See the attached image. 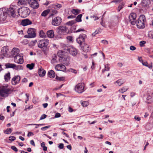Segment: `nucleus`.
<instances>
[{"label": "nucleus", "mask_w": 153, "mask_h": 153, "mask_svg": "<svg viewBox=\"0 0 153 153\" xmlns=\"http://www.w3.org/2000/svg\"><path fill=\"white\" fill-rule=\"evenodd\" d=\"M11 89L7 85H5L0 87V95L2 97H7L10 94Z\"/></svg>", "instance_id": "nucleus-1"}, {"label": "nucleus", "mask_w": 153, "mask_h": 153, "mask_svg": "<svg viewBox=\"0 0 153 153\" xmlns=\"http://www.w3.org/2000/svg\"><path fill=\"white\" fill-rule=\"evenodd\" d=\"M146 21V18L144 15H141L139 17L137 21H136L137 26L138 28H143L145 27V22Z\"/></svg>", "instance_id": "nucleus-2"}, {"label": "nucleus", "mask_w": 153, "mask_h": 153, "mask_svg": "<svg viewBox=\"0 0 153 153\" xmlns=\"http://www.w3.org/2000/svg\"><path fill=\"white\" fill-rule=\"evenodd\" d=\"M56 32L59 35H66L69 32L68 28L65 26H60L56 30Z\"/></svg>", "instance_id": "nucleus-3"}, {"label": "nucleus", "mask_w": 153, "mask_h": 153, "mask_svg": "<svg viewBox=\"0 0 153 153\" xmlns=\"http://www.w3.org/2000/svg\"><path fill=\"white\" fill-rule=\"evenodd\" d=\"M86 38V35L82 33L80 34L76 39V41L77 43L81 47H82V44L85 42V39Z\"/></svg>", "instance_id": "nucleus-4"}, {"label": "nucleus", "mask_w": 153, "mask_h": 153, "mask_svg": "<svg viewBox=\"0 0 153 153\" xmlns=\"http://www.w3.org/2000/svg\"><path fill=\"white\" fill-rule=\"evenodd\" d=\"M49 43V40L47 39H44L39 40L38 42V47L41 48H46Z\"/></svg>", "instance_id": "nucleus-5"}, {"label": "nucleus", "mask_w": 153, "mask_h": 153, "mask_svg": "<svg viewBox=\"0 0 153 153\" xmlns=\"http://www.w3.org/2000/svg\"><path fill=\"white\" fill-rule=\"evenodd\" d=\"M84 86L82 83H79L76 85L74 88L75 91L79 93H81L84 91Z\"/></svg>", "instance_id": "nucleus-6"}, {"label": "nucleus", "mask_w": 153, "mask_h": 153, "mask_svg": "<svg viewBox=\"0 0 153 153\" xmlns=\"http://www.w3.org/2000/svg\"><path fill=\"white\" fill-rule=\"evenodd\" d=\"M36 30L35 29L32 28H29L27 33L28 35L25 36V37L27 38H33L36 36Z\"/></svg>", "instance_id": "nucleus-7"}, {"label": "nucleus", "mask_w": 153, "mask_h": 153, "mask_svg": "<svg viewBox=\"0 0 153 153\" xmlns=\"http://www.w3.org/2000/svg\"><path fill=\"white\" fill-rule=\"evenodd\" d=\"M8 48L7 46L3 47L1 49V54L0 55V58L3 59L4 57H7L8 56Z\"/></svg>", "instance_id": "nucleus-8"}, {"label": "nucleus", "mask_w": 153, "mask_h": 153, "mask_svg": "<svg viewBox=\"0 0 153 153\" xmlns=\"http://www.w3.org/2000/svg\"><path fill=\"white\" fill-rule=\"evenodd\" d=\"M14 61L15 62L19 64H22L23 63V54H20L16 56H14Z\"/></svg>", "instance_id": "nucleus-9"}, {"label": "nucleus", "mask_w": 153, "mask_h": 153, "mask_svg": "<svg viewBox=\"0 0 153 153\" xmlns=\"http://www.w3.org/2000/svg\"><path fill=\"white\" fill-rule=\"evenodd\" d=\"M136 14L135 13H131L129 16V21L132 25H134L136 23Z\"/></svg>", "instance_id": "nucleus-10"}, {"label": "nucleus", "mask_w": 153, "mask_h": 153, "mask_svg": "<svg viewBox=\"0 0 153 153\" xmlns=\"http://www.w3.org/2000/svg\"><path fill=\"white\" fill-rule=\"evenodd\" d=\"M62 22V19L60 17L57 16L52 19V24L55 26L59 25Z\"/></svg>", "instance_id": "nucleus-11"}, {"label": "nucleus", "mask_w": 153, "mask_h": 153, "mask_svg": "<svg viewBox=\"0 0 153 153\" xmlns=\"http://www.w3.org/2000/svg\"><path fill=\"white\" fill-rule=\"evenodd\" d=\"M28 4L33 9H37L39 7V4L36 0H29Z\"/></svg>", "instance_id": "nucleus-12"}, {"label": "nucleus", "mask_w": 153, "mask_h": 153, "mask_svg": "<svg viewBox=\"0 0 153 153\" xmlns=\"http://www.w3.org/2000/svg\"><path fill=\"white\" fill-rule=\"evenodd\" d=\"M16 11V7L14 6L13 7H10L7 10V13L10 16H11L13 17H15Z\"/></svg>", "instance_id": "nucleus-13"}, {"label": "nucleus", "mask_w": 153, "mask_h": 153, "mask_svg": "<svg viewBox=\"0 0 153 153\" xmlns=\"http://www.w3.org/2000/svg\"><path fill=\"white\" fill-rule=\"evenodd\" d=\"M22 17H26L29 15L30 11L28 8L26 7H24L22 8Z\"/></svg>", "instance_id": "nucleus-14"}, {"label": "nucleus", "mask_w": 153, "mask_h": 153, "mask_svg": "<svg viewBox=\"0 0 153 153\" xmlns=\"http://www.w3.org/2000/svg\"><path fill=\"white\" fill-rule=\"evenodd\" d=\"M21 78L19 76H14L12 79V85H15L18 84Z\"/></svg>", "instance_id": "nucleus-15"}, {"label": "nucleus", "mask_w": 153, "mask_h": 153, "mask_svg": "<svg viewBox=\"0 0 153 153\" xmlns=\"http://www.w3.org/2000/svg\"><path fill=\"white\" fill-rule=\"evenodd\" d=\"M56 70L58 71H65L66 70L65 66L63 65L58 64L56 65L55 67Z\"/></svg>", "instance_id": "nucleus-16"}, {"label": "nucleus", "mask_w": 153, "mask_h": 153, "mask_svg": "<svg viewBox=\"0 0 153 153\" xmlns=\"http://www.w3.org/2000/svg\"><path fill=\"white\" fill-rule=\"evenodd\" d=\"M150 4V0H142L141 2V4L143 6L147 8L149 7V4Z\"/></svg>", "instance_id": "nucleus-17"}, {"label": "nucleus", "mask_w": 153, "mask_h": 153, "mask_svg": "<svg viewBox=\"0 0 153 153\" xmlns=\"http://www.w3.org/2000/svg\"><path fill=\"white\" fill-rule=\"evenodd\" d=\"M19 52V50L17 48H13L11 52V55L13 57L18 55Z\"/></svg>", "instance_id": "nucleus-18"}, {"label": "nucleus", "mask_w": 153, "mask_h": 153, "mask_svg": "<svg viewBox=\"0 0 153 153\" xmlns=\"http://www.w3.org/2000/svg\"><path fill=\"white\" fill-rule=\"evenodd\" d=\"M62 61V62L66 66L69 65L70 64V58L68 56H65Z\"/></svg>", "instance_id": "nucleus-19"}, {"label": "nucleus", "mask_w": 153, "mask_h": 153, "mask_svg": "<svg viewBox=\"0 0 153 153\" xmlns=\"http://www.w3.org/2000/svg\"><path fill=\"white\" fill-rule=\"evenodd\" d=\"M32 24V22L29 19H26L22 20L21 22V25L23 26H26Z\"/></svg>", "instance_id": "nucleus-20"}, {"label": "nucleus", "mask_w": 153, "mask_h": 153, "mask_svg": "<svg viewBox=\"0 0 153 153\" xmlns=\"http://www.w3.org/2000/svg\"><path fill=\"white\" fill-rule=\"evenodd\" d=\"M68 52L71 55L74 56L76 55L77 53V50L75 48L72 47H70L69 51H68Z\"/></svg>", "instance_id": "nucleus-21"}, {"label": "nucleus", "mask_w": 153, "mask_h": 153, "mask_svg": "<svg viewBox=\"0 0 153 153\" xmlns=\"http://www.w3.org/2000/svg\"><path fill=\"white\" fill-rule=\"evenodd\" d=\"M47 36L50 38H53L54 36V31L53 30H48L46 33Z\"/></svg>", "instance_id": "nucleus-22"}, {"label": "nucleus", "mask_w": 153, "mask_h": 153, "mask_svg": "<svg viewBox=\"0 0 153 153\" xmlns=\"http://www.w3.org/2000/svg\"><path fill=\"white\" fill-rule=\"evenodd\" d=\"M65 54V51L59 50L58 52V55L59 57L63 59L64 57V55Z\"/></svg>", "instance_id": "nucleus-23"}, {"label": "nucleus", "mask_w": 153, "mask_h": 153, "mask_svg": "<svg viewBox=\"0 0 153 153\" xmlns=\"http://www.w3.org/2000/svg\"><path fill=\"white\" fill-rule=\"evenodd\" d=\"M46 71L42 68H40L39 70V74L40 77L44 76L45 74Z\"/></svg>", "instance_id": "nucleus-24"}, {"label": "nucleus", "mask_w": 153, "mask_h": 153, "mask_svg": "<svg viewBox=\"0 0 153 153\" xmlns=\"http://www.w3.org/2000/svg\"><path fill=\"white\" fill-rule=\"evenodd\" d=\"M48 76L51 78H54L55 76V74L54 71L53 70L49 71L48 73Z\"/></svg>", "instance_id": "nucleus-25"}, {"label": "nucleus", "mask_w": 153, "mask_h": 153, "mask_svg": "<svg viewBox=\"0 0 153 153\" xmlns=\"http://www.w3.org/2000/svg\"><path fill=\"white\" fill-rule=\"evenodd\" d=\"M10 78V73L9 72L6 74L4 76V79L7 82L8 81Z\"/></svg>", "instance_id": "nucleus-26"}, {"label": "nucleus", "mask_w": 153, "mask_h": 153, "mask_svg": "<svg viewBox=\"0 0 153 153\" xmlns=\"http://www.w3.org/2000/svg\"><path fill=\"white\" fill-rule=\"evenodd\" d=\"M6 68H14L15 64L12 63H7L5 64Z\"/></svg>", "instance_id": "nucleus-27"}, {"label": "nucleus", "mask_w": 153, "mask_h": 153, "mask_svg": "<svg viewBox=\"0 0 153 153\" xmlns=\"http://www.w3.org/2000/svg\"><path fill=\"white\" fill-rule=\"evenodd\" d=\"M124 82V81L122 79H119L115 82V83H117L119 86H121Z\"/></svg>", "instance_id": "nucleus-28"}, {"label": "nucleus", "mask_w": 153, "mask_h": 153, "mask_svg": "<svg viewBox=\"0 0 153 153\" xmlns=\"http://www.w3.org/2000/svg\"><path fill=\"white\" fill-rule=\"evenodd\" d=\"M14 67L13 69L16 70H22L23 69V67L21 65H16L15 64Z\"/></svg>", "instance_id": "nucleus-29"}, {"label": "nucleus", "mask_w": 153, "mask_h": 153, "mask_svg": "<svg viewBox=\"0 0 153 153\" xmlns=\"http://www.w3.org/2000/svg\"><path fill=\"white\" fill-rule=\"evenodd\" d=\"M39 36L41 38H45L46 36V34L42 30H41L39 32Z\"/></svg>", "instance_id": "nucleus-30"}, {"label": "nucleus", "mask_w": 153, "mask_h": 153, "mask_svg": "<svg viewBox=\"0 0 153 153\" xmlns=\"http://www.w3.org/2000/svg\"><path fill=\"white\" fill-rule=\"evenodd\" d=\"M34 65L35 64L33 63H32L30 64H27L26 65V67L29 69L32 70L33 68L34 67Z\"/></svg>", "instance_id": "nucleus-31"}, {"label": "nucleus", "mask_w": 153, "mask_h": 153, "mask_svg": "<svg viewBox=\"0 0 153 153\" xmlns=\"http://www.w3.org/2000/svg\"><path fill=\"white\" fill-rule=\"evenodd\" d=\"M82 16V15L80 14L78 15L76 17V22H81L82 21L81 18Z\"/></svg>", "instance_id": "nucleus-32"}, {"label": "nucleus", "mask_w": 153, "mask_h": 153, "mask_svg": "<svg viewBox=\"0 0 153 153\" xmlns=\"http://www.w3.org/2000/svg\"><path fill=\"white\" fill-rule=\"evenodd\" d=\"M29 0H19L18 4H20L21 5L25 4H26L27 1H28Z\"/></svg>", "instance_id": "nucleus-33"}, {"label": "nucleus", "mask_w": 153, "mask_h": 153, "mask_svg": "<svg viewBox=\"0 0 153 153\" xmlns=\"http://www.w3.org/2000/svg\"><path fill=\"white\" fill-rule=\"evenodd\" d=\"M71 12L73 14L77 15L79 13V10L78 9H73L71 11Z\"/></svg>", "instance_id": "nucleus-34"}, {"label": "nucleus", "mask_w": 153, "mask_h": 153, "mask_svg": "<svg viewBox=\"0 0 153 153\" xmlns=\"http://www.w3.org/2000/svg\"><path fill=\"white\" fill-rule=\"evenodd\" d=\"M82 47H83V50L85 52H88L90 50V48L88 45H86Z\"/></svg>", "instance_id": "nucleus-35"}, {"label": "nucleus", "mask_w": 153, "mask_h": 153, "mask_svg": "<svg viewBox=\"0 0 153 153\" xmlns=\"http://www.w3.org/2000/svg\"><path fill=\"white\" fill-rule=\"evenodd\" d=\"M128 89V88H126L124 87H123L121 89H119L118 91L121 93H123L124 92L127 91Z\"/></svg>", "instance_id": "nucleus-36"}, {"label": "nucleus", "mask_w": 153, "mask_h": 153, "mask_svg": "<svg viewBox=\"0 0 153 153\" xmlns=\"http://www.w3.org/2000/svg\"><path fill=\"white\" fill-rule=\"evenodd\" d=\"M70 47H68L65 45H64V46H63V49L64 50L66 51V53H68V51H69Z\"/></svg>", "instance_id": "nucleus-37"}, {"label": "nucleus", "mask_w": 153, "mask_h": 153, "mask_svg": "<svg viewBox=\"0 0 153 153\" xmlns=\"http://www.w3.org/2000/svg\"><path fill=\"white\" fill-rule=\"evenodd\" d=\"M49 11L48 10L44 11L41 14V16H46L48 14Z\"/></svg>", "instance_id": "nucleus-38"}, {"label": "nucleus", "mask_w": 153, "mask_h": 153, "mask_svg": "<svg viewBox=\"0 0 153 153\" xmlns=\"http://www.w3.org/2000/svg\"><path fill=\"white\" fill-rule=\"evenodd\" d=\"M110 69V68L108 65H105V69H104L102 70V73H104L105 71H108Z\"/></svg>", "instance_id": "nucleus-39"}, {"label": "nucleus", "mask_w": 153, "mask_h": 153, "mask_svg": "<svg viewBox=\"0 0 153 153\" xmlns=\"http://www.w3.org/2000/svg\"><path fill=\"white\" fill-rule=\"evenodd\" d=\"M57 56H55L54 58H53L51 60V63H52L53 64L56 62H57Z\"/></svg>", "instance_id": "nucleus-40"}, {"label": "nucleus", "mask_w": 153, "mask_h": 153, "mask_svg": "<svg viewBox=\"0 0 153 153\" xmlns=\"http://www.w3.org/2000/svg\"><path fill=\"white\" fill-rule=\"evenodd\" d=\"M67 39L69 42L72 43L73 42V38L72 36H68L67 37Z\"/></svg>", "instance_id": "nucleus-41"}, {"label": "nucleus", "mask_w": 153, "mask_h": 153, "mask_svg": "<svg viewBox=\"0 0 153 153\" xmlns=\"http://www.w3.org/2000/svg\"><path fill=\"white\" fill-rule=\"evenodd\" d=\"M124 5V4L123 3H121L119 5L117 9V10L118 12H120V10L123 8Z\"/></svg>", "instance_id": "nucleus-42"}, {"label": "nucleus", "mask_w": 153, "mask_h": 153, "mask_svg": "<svg viewBox=\"0 0 153 153\" xmlns=\"http://www.w3.org/2000/svg\"><path fill=\"white\" fill-rule=\"evenodd\" d=\"M12 130L11 128H7V130L4 131V132L6 134H8L12 132Z\"/></svg>", "instance_id": "nucleus-43"}, {"label": "nucleus", "mask_w": 153, "mask_h": 153, "mask_svg": "<svg viewBox=\"0 0 153 153\" xmlns=\"http://www.w3.org/2000/svg\"><path fill=\"white\" fill-rule=\"evenodd\" d=\"M88 102L87 101H84L82 103V105L83 107H86L88 105Z\"/></svg>", "instance_id": "nucleus-44"}, {"label": "nucleus", "mask_w": 153, "mask_h": 153, "mask_svg": "<svg viewBox=\"0 0 153 153\" xmlns=\"http://www.w3.org/2000/svg\"><path fill=\"white\" fill-rule=\"evenodd\" d=\"M76 21L72 20L69 21L67 23L68 25H71L76 23Z\"/></svg>", "instance_id": "nucleus-45"}, {"label": "nucleus", "mask_w": 153, "mask_h": 153, "mask_svg": "<svg viewBox=\"0 0 153 153\" xmlns=\"http://www.w3.org/2000/svg\"><path fill=\"white\" fill-rule=\"evenodd\" d=\"M50 127H51L50 126H45L42 127L41 129L42 131H45L47 129L49 128Z\"/></svg>", "instance_id": "nucleus-46"}, {"label": "nucleus", "mask_w": 153, "mask_h": 153, "mask_svg": "<svg viewBox=\"0 0 153 153\" xmlns=\"http://www.w3.org/2000/svg\"><path fill=\"white\" fill-rule=\"evenodd\" d=\"M16 137L13 136H10L9 137V140L11 141H13L16 139Z\"/></svg>", "instance_id": "nucleus-47"}, {"label": "nucleus", "mask_w": 153, "mask_h": 153, "mask_svg": "<svg viewBox=\"0 0 153 153\" xmlns=\"http://www.w3.org/2000/svg\"><path fill=\"white\" fill-rule=\"evenodd\" d=\"M62 5L60 4H58L55 6V8L56 9H58L62 7Z\"/></svg>", "instance_id": "nucleus-48"}, {"label": "nucleus", "mask_w": 153, "mask_h": 153, "mask_svg": "<svg viewBox=\"0 0 153 153\" xmlns=\"http://www.w3.org/2000/svg\"><path fill=\"white\" fill-rule=\"evenodd\" d=\"M99 32V30H95L94 32L92 33V35L93 36H95V35L96 34L98 33Z\"/></svg>", "instance_id": "nucleus-49"}, {"label": "nucleus", "mask_w": 153, "mask_h": 153, "mask_svg": "<svg viewBox=\"0 0 153 153\" xmlns=\"http://www.w3.org/2000/svg\"><path fill=\"white\" fill-rule=\"evenodd\" d=\"M28 41L26 39H25L22 42V43L23 44L25 45H26L28 44Z\"/></svg>", "instance_id": "nucleus-50"}, {"label": "nucleus", "mask_w": 153, "mask_h": 153, "mask_svg": "<svg viewBox=\"0 0 153 153\" xmlns=\"http://www.w3.org/2000/svg\"><path fill=\"white\" fill-rule=\"evenodd\" d=\"M11 148L14 150L15 152H16L18 151V149L15 146H12L11 147Z\"/></svg>", "instance_id": "nucleus-51"}, {"label": "nucleus", "mask_w": 153, "mask_h": 153, "mask_svg": "<svg viewBox=\"0 0 153 153\" xmlns=\"http://www.w3.org/2000/svg\"><path fill=\"white\" fill-rule=\"evenodd\" d=\"M45 125V124H29L28 125H36V126H43Z\"/></svg>", "instance_id": "nucleus-52"}, {"label": "nucleus", "mask_w": 153, "mask_h": 153, "mask_svg": "<svg viewBox=\"0 0 153 153\" xmlns=\"http://www.w3.org/2000/svg\"><path fill=\"white\" fill-rule=\"evenodd\" d=\"M47 117V115L45 114H43L42 115L40 118V120H42L45 119Z\"/></svg>", "instance_id": "nucleus-53"}, {"label": "nucleus", "mask_w": 153, "mask_h": 153, "mask_svg": "<svg viewBox=\"0 0 153 153\" xmlns=\"http://www.w3.org/2000/svg\"><path fill=\"white\" fill-rule=\"evenodd\" d=\"M130 49L131 51H134L136 49V48L134 46L131 45L130 47Z\"/></svg>", "instance_id": "nucleus-54"}, {"label": "nucleus", "mask_w": 153, "mask_h": 153, "mask_svg": "<svg viewBox=\"0 0 153 153\" xmlns=\"http://www.w3.org/2000/svg\"><path fill=\"white\" fill-rule=\"evenodd\" d=\"M90 17L91 18H93L94 19L95 21L98 20L99 19V18L98 17L94 15L93 16H91Z\"/></svg>", "instance_id": "nucleus-55"}, {"label": "nucleus", "mask_w": 153, "mask_h": 153, "mask_svg": "<svg viewBox=\"0 0 153 153\" xmlns=\"http://www.w3.org/2000/svg\"><path fill=\"white\" fill-rule=\"evenodd\" d=\"M58 147L61 149H62L64 147V144L62 143H60L59 146Z\"/></svg>", "instance_id": "nucleus-56"}, {"label": "nucleus", "mask_w": 153, "mask_h": 153, "mask_svg": "<svg viewBox=\"0 0 153 153\" xmlns=\"http://www.w3.org/2000/svg\"><path fill=\"white\" fill-rule=\"evenodd\" d=\"M61 116L60 114L58 113H57L55 115V117L56 118L60 117Z\"/></svg>", "instance_id": "nucleus-57"}, {"label": "nucleus", "mask_w": 153, "mask_h": 153, "mask_svg": "<svg viewBox=\"0 0 153 153\" xmlns=\"http://www.w3.org/2000/svg\"><path fill=\"white\" fill-rule=\"evenodd\" d=\"M134 118L135 119V120H136L138 121H140V118L137 116H135L134 117Z\"/></svg>", "instance_id": "nucleus-58"}, {"label": "nucleus", "mask_w": 153, "mask_h": 153, "mask_svg": "<svg viewBox=\"0 0 153 153\" xmlns=\"http://www.w3.org/2000/svg\"><path fill=\"white\" fill-rule=\"evenodd\" d=\"M33 135H34V134L33 132H30L28 133L27 136L28 137H29L30 136H33Z\"/></svg>", "instance_id": "nucleus-59"}, {"label": "nucleus", "mask_w": 153, "mask_h": 153, "mask_svg": "<svg viewBox=\"0 0 153 153\" xmlns=\"http://www.w3.org/2000/svg\"><path fill=\"white\" fill-rule=\"evenodd\" d=\"M146 43L145 41H142L140 42V45L141 46H143L144 44Z\"/></svg>", "instance_id": "nucleus-60"}, {"label": "nucleus", "mask_w": 153, "mask_h": 153, "mask_svg": "<svg viewBox=\"0 0 153 153\" xmlns=\"http://www.w3.org/2000/svg\"><path fill=\"white\" fill-rule=\"evenodd\" d=\"M70 71L74 74H76L77 73V71L76 70L73 69H71Z\"/></svg>", "instance_id": "nucleus-61"}, {"label": "nucleus", "mask_w": 153, "mask_h": 153, "mask_svg": "<svg viewBox=\"0 0 153 153\" xmlns=\"http://www.w3.org/2000/svg\"><path fill=\"white\" fill-rule=\"evenodd\" d=\"M142 63L143 65H144L146 67L148 66V63L147 62H143L142 61Z\"/></svg>", "instance_id": "nucleus-62"}, {"label": "nucleus", "mask_w": 153, "mask_h": 153, "mask_svg": "<svg viewBox=\"0 0 153 153\" xmlns=\"http://www.w3.org/2000/svg\"><path fill=\"white\" fill-rule=\"evenodd\" d=\"M101 42L102 43H103L105 44H108V41L105 40H102Z\"/></svg>", "instance_id": "nucleus-63"}, {"label": "nucleus", "mask_w": 153, "mask_h": 153, "mask_svg": "<svg viewBox=\"0 0 153 153\" xmlns=\"http://www.w3.org/2000/svg\"><path fill=\"white\" fill-rule=\"evenodd\" d=\"M149 36L151 38H153V33H150L149 34Z\"/></svg>", "instance_id": "nucleus-64"}]
</instances>
